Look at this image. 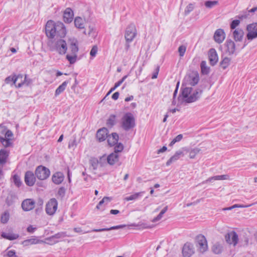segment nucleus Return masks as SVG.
Wrapping results in <instances>:
<instances>
[{
  "label": "nucleus",
  "mask_w": 257,
  "mask_h": 257,
  "mask_svg": "<svg viewBox=\"0 0 257 257\" xmlns=\"http://www.w3.org/2000/svg\"><path fill=\"white\" fill-rule=\"evenodd\" d=\"M23 76L22 74H19L17 76H9L5 79V82L7 84L12 82L17 87H21L25 82H24L26 79V75H25L24 81L23 80Z\"/></svg>",
  "instance_id": "obj_4"
},
{
  "label": "nucleus",
  "mask_w": 257,
  "mask_h": 257,
  "mask_svg": "<svg viewBox=\"0 0 257 257\" xmlns=\"http://www.w3.org/2000/svg\"><path fill=\"white\" fill-rule=\"evenodd\" d=\"M13 181L15 183V184L17 187H20L22 184V182L21 181V179L20 177L17 175H15L13 176Z\"/></svg>",
  "instance_id": "obj_47"
},
{
  "label": "nucleus",
  "mask_w": 257,
  "mask_h": 257,
  "mask_svg": "<svg viewBox=\"0 0 257 257\" xmlns=\"http://www.w3.org/2000/svg\"><path fill=\"white\" fill-rule=\"evenodd\" d=\"M71 173L69 168H67V177L69 183L71 182Z\"/></svg>",
  "instance_id": "obj_64"
},
{
  "label": "nucleus",
  "mask_w": 257,
  "mask_h": 257,
  "mask_svg": "<svg viewBox=\"0 0 257 257\" xmlns=\"http://www.w3.org/2000/svg\"><path fill=\"white\" fill-rule=\"evenodd\" d=\"M162 217H163V215L159 213V215L157 217H155L153 219L152 222H155L158 221L160 220L162 218Z\"/></svg>",
  "instance_id": "obj_59"
},
{
  "label": "nucleus",
  "mask_w": 257,
  "mask_h": 257,
  "mask_svg": "<svg viewBox=\"0 0 257 257\" xmlns=\"http://www.w3.org/2000/svg\"><path fill=\"white\" fill-rule=\"evenodd\" d=\"M159 67H158L157 68H156V72H155V73H153L152 76V79H155L158 76V72H159Z\"/></svg>",
  "instance_id": "obj_60"
},
{
  "label": "nucleus",
  "mask_w": 257,
  "mask_h": 257,
  "mask_svg": "<svg viewBox=\"0 0 257 257\" xmlns=\"http://www.w3.org/2000/svg\"><path fill=\"white\" fill-rule=\"evenodd\" d=\"M240 21L238 20H235L232 21L230 24V28L232 30H234L235 28L238 26L240 24Z\"/></svg>",
  "instance_id": "obj_53"
},
{
  "label": "nucleus",
  "mask_w": 257,
  "mask_h": 257,
  "mask_svg": "<svg viewBox=\"0 0 257 257\" xmlns=\"http://www.w3.org/2000/svg\"><path fill=\"white\" fill-rule=\"evenodd\" d=\"M1 236L3 238L9 239L10 240H15L19 237L18 234L6 232H3Z\"/></svg>",
  "instance_id": "obj_33"
},
{
  "label": "nucleus",
  "mask_w": 257,
  "mask_h": 257,
  "mask_svg": "<svg viewBox=\"0 0 257 257\" xmlns=\"http://www.w3.org/2000/svg\"><path fill=\"white\" fill-rule=\"evenodd\" d=\"M89 31L88 32V35L89 37L95 38L97 36V33L95 28L93 26L88 27Z\"/></svg>",
  "instance_id": "obj_45"
},
{
  "label": "nucleus",
  "mask_w": 257,
  "mask_h": 257,
  "mask_svg": "<svg viewBox=\"0 0 257 257\" xmlns=\"http://www.w3.org/2000/svg\"><path fill=\"white\" fill-rule=\"evenodd\" d=\"M208 57L210 64L214 66L218 62V58L216 50L212 48L210 49L208 52Z\"/></svg>",
  "instance_id": "obj_24"
},
{
  "label": "nucleus",
  "mask_w": 257,
  "mask_h": 257,
  "mask_svg": "<svg viewBox=\"0 0 257 257\" xmlns=\"http://www.w3.org/2000/svg\"><path fill=\"white\" fill-rule=\"evenodd\" d=\"M69 49L70 50L71 53L70 54L77 55V53L78 51V47L76 44V42H71L70 46Z\"/></svg>",
  "instance_id": "obj_39"
},
{
  "label": "nucleus",
  "mask_w": 257,
  "mask_h": 257,
  "mask_svg": "<svg viewBox=\"0 0 257 257\" xmlns=\"http://www.w3.org/2000/svg\"><path fill=\"white\" fill-rule=\"evenodd\" d=\"M65 192L66 190L65 188L63 187H61L59 189L57 195L62 199L64 197L65 195Z\"/></svg>",
  "instance_id": "obj_50"
},
{
  "label": "nucleus",
  "mask_w": 257,
  "mask_h": 257,
  "mask_svg": "<svg viewBox=\"0 0 257 257\" xmlns=\"http://www.w3.org/2000/svg\"><path fill=\"white\" fill-rule=\"evenodd\" d=\"M167 148L166 146H163L161 149L158 150V154H160L164 152L167 150Z\"/></svg>",
  "instance_id": "obj_63"
},
{
  "label": "nucleus",
  "mask_w": 257,
  "mask_h": 257,
  "mask_svg": "<svg viewBox=\"0 0 257 257\" xmlns=\"http://www.w3.org/2000/svg\"><path fill=\"white\" fill-rule=\"evenodd\" d=\"M201 150L199 148H195L193 149H191L189 151V157L190 159H194L196 155L198 154L200 152Z\"/></svg>",
  "instance_id": "obj_44"
},
{
  "label": "nucleus",
  "mask_w": 257,
  "mask_h": 257,
  "mask_svg": "<svg viewBox=\"0 0 257 257\" xmlns=\"http://www.w3.org/2000/svg\"><path fill=\"white\" fill-rule=\"evenodd\" d=\"M225 238L226 241L229 244L235 245L238 242V235L234 231L227 233L225 236Z\"/></svg>",
  "instance_id": "obj_17"
},
{
  "label": "nucleus",
  "mask_w": 257,
  "mask_h": 257,
  "mask_svg": "<svg viewBox=\"0 0 257 257\" xmlns=\"http://www.w3.org/2000/svg\"><path fill=\"white\" fill-rule=\"evenodd\" d=\"M194 9V6L192 4H189L186 8L185 10V14L188 15L191 12H192Z\"/></svg>",
  "instance_id": "obj_52"
},
{
  "label": "nucleus",
  "mask_w": 257,
  "mask_h": 257,
  "mask_svg": "<svg viewBox=\"0 0 257 257\" xmlns=\"http://www.w3.org/2000/svg\"><path fill=\"white\" fill-rule=\"evenodd\" d=\"M195 241L196 246L200 252L204 253L207 250V242L204 235L201 234L197 235L195 237Z\"/></svg>",
  "instance_id": "obj_3"
},
{
  "label": "nucleus",
  "mask_w": 257,
  "mask_h": 257,
  "mask_svg": "<svg viewBox=\"0 0 257 257\" xmlns=\"http://www.w3.org/2000/svg\"><path fill=\"white\" fill-rule=\"evenodd\" d=\"M56 36L64 38L66 34V29L64 24L61 22L55 23Z\"/></svg>",
  "instance_id": "obj_11"
},
{
  "label": "nucleus",
  "mask_w": 257,
  "mask_h": 257,
  "mask_svg": "<svg viewBox=\"0 0 257 257\" xmlns=\"http://www.w3.org/2000/svg\"><path fill=\"white\" fill-rule=\"evenodd\" d=\"M66 57L68 61L69 62L70 64H73L76 61L77 55L68 54Z\"/></svg>",
  "instance_id": "obj_43"
},
{
  "label": "nucleus",
  "mask_w": 257,
  "mask_h": 257,
  "mask_svg": "<svg viewBox=\"0 0 257 257\" xmlns=\"http://www.w3.org/2000/svg\"><path fill=\"white\" fill-rule=\"evenodd\" d=\"M36 228L33 227L32 225H29L27 230V231L30 233H33L36 230Z\"/></svg>",
  "instance_id": "obj_58"
},
{
  "label": "nucleus",
  "mask_w": 257,
  "mask_h": 257,
  "mask_svg": "<svg viewBox=\"0 0 257 257\" xmlns=\"http://www.w3.org/2000/svg\"><path fill=\"white\" fill-rule=\"evenodd\" d=\"M64 176L60 172H57L54 174L52 177V180L55 184H60L63 181Z\"/></svg>",
  "instance_id": "obj_26"
},
{
  "label": "nucleus",
  "mask_w": 257,
  "mask_h": 257,
  "mask_svg": "<svg viewBox=\"0 0 257 257\" xmlns=\"http://www.w3.org/2000/svg\"><path fill=\"white\" fill-rule=\"evenodd\" d=\"M184 156L183 151L182 150H179L177 151L175 154L172 156L166 162V165L167 166H170L172 163L177 161L181 157Z\"/></svg>",
  "instance_id": "obj_25"
},
{
  "label": "nucleus",
  "mask_w": 257,
  "mask_h": 257,
  "mask_svg": "<svg viewBox=\"0 0 257 257\" xmlns=\"http://www.w3.org/2000/svg\"><path fill=\"white\" fill-rule=\"evenodd\" d=\"M35 201L32 199H26L23 201L21 206L25 211H29L33 210L35 206Z\"/></svg>",
  "instance_id": "obj_14"
},
{
  "label": "nucleus",
  "mask_w": 257,
  "mask_h": 257,
  "mask_svg": "<svg viewBox=\"0 0 257 257\" xmlns=\"http://www.w3.org/2000/svg\"><path fill=\"white\" fill-rule=\"evenodd\" d=\"M224 45L226 54L228 55H237L236 52V46L233 41L231 39H228L225 42Z\"/></svg>",
  "instance_id": "obj_10"
},
{
  "label": "nucleus",
  "mask_w": 257,
  "mask_h": 257,
  "mask_svg": "<svg viewBox=\"0 0 257 257\" xmlns=\"http://www.w3.org/2000/svg\"><path fill=\"white\" fill-rule=\"evenodd\" d=\"M231 59L227 57H224L220 62V65L223 69H226L229 65Z\"/></svg>",
  "instance_id": "obj_41"
},
{
  "label": "nucleus",
  "mask_w": 257,
  "mask_h": 257,
  "mask_svg": "<svg viewBox=\"0 0 257 257\" xmlns=\"http://www.w3.org/2000/svg\"><path fill=\"white\" fill-rule=\"evenodd\" d=\"M97 51H98V48H97V46L96 45L93 46L90 51V55L92 57H95L97 54Z\"/></svg>",
  "instance_id": "obj_54"
},
{
  "label": "nucleus",
  "mask_w": 257,
  "mask_h": 257,
  "mask_svg": "<svg viewBox=\"0 0 257 257\" xmlns=\"http://www.w3.org/2000/svg\"><path fill=\"white\" fill-rule=\"evenodd\" d=\"M201 72L203 74L207 75L210 72V68L206 65L205 61H202L200 64Z\"/></svg>",
  "instance_id": "obj_38"
},
{
  "label": "nucleus",
  "mask_w": 257,
  "mask_h": 257,
  "mask_svg": "<svg viewBox=\"0 0 257 257\" xmlns=\"http://www.w3.org/2000/svg\"><path fill=\"white\" fill-rule=\"evenodd\" d=\"M116 123V116L111 114L109 116L106 121V125L108 127H112Z\"/></svg>",
  "instance_id": "obj_36"
},
{
  "label": "nucleus",
  "mask_w": 257,
  "mask_h": 257,
  "mask_svg": "<svg viewBox=\"0 0 257 257\" xmlns=\"http://www.w3.org/2000/svg\"><path fill=\"white\" fill-rule=\"evenodd\" d=\"M74 17L73 12L70 8H67L64 12L63 20L66 23H71Z\"/></svg>",
  "instance_id": "obj_22"
},
{
  "label": "nucleus",
  "mask_w": 257,
  "mask_h": 257,
  "mask_svg": "<svg viewBox=\"0 0 257 257\" xmlns=\"http://www.w3.org/2000/svg\"><path fill=\"white\" fill-rule=\"evenodd\" d=\"M84 22L85 20L79 17H77L74 19V24L76 28L78 29L84 28Z\"/></svg>",
  "instance_id": "obj_32"
},
{
  "label": "nucleus",
  "mask_w": 257,
  "mask_h": 257,
  "mask_svg": "<svg viewBox=\"0 0 257 257\" xmlns=\"http://www.w3.org/2000/svg\"><path fill=\"white\" fill-rule=\"evenodd\" d=\"M229 179V176L228 175H217L213 176L209 178L205 181L202 182L203 184L207 183L208 182H212V181L216 180H228Z\"/></svg>",
  "instance_id": "obj_28"
},
{
  "label": "nucleus",
  "mask_w": 257,
  "mask_h": 257,
  "mask_svg": "<svg viewBox=\"0 0 257 257\" xmlns=\"http://www.w3.org/2000/svg\"><path fill=\"white\" fill-rule=\"evenodd\" d=\"M122 128L128 132L132 130L136 126V119L134 115L131 112L125 113L121 119Z\"/></svg>",
  "instance_id": "obj_2"
},
{
  "label": "nucleus",
  "mask_w": 257,
  "mask_h": 257,
  "mask_svg": "<svg viewBox=\"0 0 257 257\" xmlns=\"http://www.w3.org/2000/svg\"><path fill=\"white\" fill-rule=\"evenodd\" d=\"M225 38V35L222 29H217L214 33V39L218 44L221 43Z\"/></svg>",
  "instance_id": "obj_21"
},
{
  "label": "nucleus",
  "mask_w": 257,
  "mask_h": 257,
  "mask_svg": "<svg viewBox=\"0 0 257 257\" xmlns=\"http://www.w3.org/2000/svg\"><path fill=\"white\" fill-rule=\"evenodd\" d=\"M35 174L38 179L44 180L49 177L50 171L47 168L43 166H39L37 167Z\"/></svg>",
  "instance_id": "obj_6"
},
{
  "label": "nucleus",
  "mask_w": 257,
  "mask_h": 257,
  "mask_svg": "<svg viewBox=\"0 0 257 257\" xmlns=\"http://www.w3.org/2000/svg\"><path fill=\"white\" fill-rule=\"evenodd\" d=\"M217 4V1H206L205 3V6L207 8H211Z\"/></svg>",
  "instance_id": "obj_49"
},
{
  "label": "nucleus",
  "mask_w": 257,
  "mask_h": 257,
  "mask_svg": "<svg viewBox=\"0 0 257 257\" xmlns=\"http://www.w3.org/2000/svg\"><path fill=\"white\" fill-rule=\"evenodd\" d=\"M13 136V134L10 130H7L5 133V137H0V142L5 147H8L11 146V138Z\"/></svg>",
  "instance_id": "obj_15"
},
{
  "label": "nucleus",
  "mask_w": 257,
  "mask_h": 257,
  "mask_svg": "<svg viewBox=\"0 0 257 257\" xmlns=\"http://www.w3.org/2000/svg\"><path fill=\"white\" fill-rule=\"evenodd\" d=\"M201 92V90H193L191 87H186L182 89L178 99L181 103H192L198 100Z\"/></svg>",
  "instance_id": "obj_1"
},
{
  "label": "nucleus",
  "mask_w": 257,
  "mask_h": 257,
  "mask_svg": "<svg viewBox=\"0 0 257 257\" xmlns=\"http://www.w3.org/2000/svg\"><path fill=\"white\" fill-rule=\"evenodd\" d=\"M125 226V225H119L112 226V227H110L109 228H100V229H93L91 231H93V232H102V231H109V230H113V229H120V228H123Z\"/></svg>",
  "instance_id": "obj_30"
},
{
  "label": "nucleus",
  "mask_w": 257,
  "mask_h": 257,
  "mask_svg": "<svg viewBox=\"0 0 257 257\" xmlns=\"http://www.w3.org/2000/svg\"><path fill=\"white\" fill-rule=\"evenodd\" d=\"M248 33L246 38L248 40L251 41L257 38V23H253L248 25L246 27Z\"/></svg>",
  "instance_id": "obj_8"
},
{
  "label": "nucleus",
  "mask_w": 257,
  "mask_h": 257,
  "mask_svg": "<svg viewBox=\"0 0 257 257\" xmlns=\"http://www.w3.org/2000/svg\"><path fill=\"white\" fill-rule=\"evenodd\" d=\"M56 50L61 55L66 53L67 50L66 42L62 39L58 40L55 44Z\"/></svg>",
  "instance_id": "obj_16"
},
{
  "label": "nucleus",
  "mask_w": 257,
  "mask_h": 257,
  "mask_svg": "<svg viewBox=\"0 0 257 257\" xmlns=\"http://www.w3.org/2000/svg\"><path fill=\"white\" fill-rule=\"evenodd\" d=\"M194 253V247L192 243L186 242L182 248V253L184 257H190Z\"/></svg>",
  "instance_id": "obj_13"
},
{
  "label": "nucleus",
  "mask_w": 257,
  "mask_h": 257,
  "mask_svg": "<svg viewBox=\"0 0 257 257\" xmlns=\"http://www.w3.org/2000/svg\"><path fill=\"white\" fill-rule=\"evenodd\" d=\"M111 200V198L109 197H104L103 199L100 201V202L98 203V204L97 205L96 208L97 209H100V206L104 204L105 202L107 203Z\"/></svg>",
  "instance_id": "obj_46"
},
{
  "label": "nucleus",
  "mask_w": 257,
  "mask_h": 257,
  "mask_svg": "<svg viewBox=\"0 0 257 257\" xmlns=\"http://www.w3.org/2000/svg\"><path fill=\"white\" fill-rule=\"evenodd\" d=\"M105 158L104 157L100 158L99 160H98L96 158H91L89 160V163L91 167L93 170H96L98 165H100L101 167H103L106 162H105Z\"/></svg>",
  "instance_id": "obj_18"
},
{
  "label": "nucleus",
  "mask_w": 257,
  "mask_h": 257,
  "mask_svg": "<svg viewBox=\"0 0 257 257\" xmlns=\"http://www.w3.org/2000/svg\"><path fill=\"white\" fill-rule=\"evenodd\" d=\"M119 93L118 92H115L112 95V98L114 100H116L119 97Z\"/></svg>",
  "instance_id": "obj_62"
},
{
  "label": "nucleus",
  "mask_w": 257,
  "mask_h": 257,
  "mask_svg": "<svg viewBox=\"0 0 257 257\" xmlns=\"http://www.w3.org/2000/svg\"><path fill=\"white\" fill-rule=\"evenodd\" d=\"M253 204L252 203V204H249V205H239V204H234V205H236V208H245V207H250V206H251L252 205H253Z\"/></svg>",
  "instance_id": "obj_61"
},
{
  "label": "nucleus",
  "mask_w": 257,
  "mask_h": 257,
  "mask_svg": "<svg viewBox=\"0 0 257 257\" xmlns=\"http://www.w3.org/2000/svg\"><path fill=\"white\" fill-rule=\"evenodd\" d=\"M119 156L116 153H111L107 157V162L110 165H113L118 162Z\"/></svg>",
  "instance_id": "obj_29"
},
{
  "label": "nucleus",
  "mask_w": 257,
  "mask_h": 257,
  "mask_svg": "<svg viewBox=\"0 0 257 257\" xmlns=\"http://www.w3.org/2000/svg\"><path fill=\"white\" fill-rule=\"evenodd\" d=\"M123 149V145L121 143L116 144L114 147V151L113 153L117 154V153L121 152Z\"/></svg>",
  "instance_id": "obj_48"
},
{
  "label": "nucleus",
  "mask_w": 257,
  "mask_h": 257,
  "mask_svg": "<svg viewBox=\"0 0 257 257\" xmlns=\"http://www.w3.org/2000/svg\"><path fill=\"white\" fill-rule=\"evenodd\" d=\"M243 36L244 32L241 29L237 28L232 32V37L236 42L242 41Z\"/></svg>",
  "instance_id": "obj_23"
},
{
  "label": "nucleus",
  "mask_w": 257,
  "mask_h": 257,
  "mask_svg": "<svg viewBox=\"0 0 257 257\" xmlns=\"http://www.w3.org/2000/svg\"><path fill=\"white\" fill-rule=\"evenodd\" d=\"M185 80L187 84L191 86H194L197 84L199 81V74L197 72H192L186 76Z\"/></svg>",
  "instance_id": "obj_12"
},
{
  "label": "nucleus",
  "mask_w": 257,
  "mask_h": 257,
  "mask_svg": "<svg viewBox=\"0 0 257 257\" xmlns=\"http://www.w3.org/2000/svg\"><path fill=\"white\" fill-rule=\"evenodd\" d=\"M222 246L218 242L214 243L212 246V251L215 254H220L222 251Z\"/></svg>",
  "instance_id": "obj_34"
},
{
  "label": "nucleus",
  "mask_w": 257,
  "mask_h": 257,
  "mask_svg": "<svg viewBox=\"0 0 257 257\" xmlns=\"http://www.w3.org/2000/svg\"><path fill=\"white\" fill-rule=\"evenodd\" d=\"M36 181V177L34 173L31 171H27L25 175V182L29 186H32Z\"/></svg>",
  "instance_id": "obj_20"
},
{
  "label": "nucleus",
  "mask_w": 257,
  "mask_h": 257,
  "mask_svg": "<svg viewBox=\"0 0 257 257\" xmlns=\"http://www.w3.org/2000/svg\"><path fill=\"white\" fill-rule=\"evenodd\" d=\"M137 30L136 26L133 24H131L126 28L124 38L126 43L132 42L137 36Z\"/></svg>",
  "instance_id": "obj_5"
},
{
  "label": "nucleus",
  "mask_w": 257,
  "mask_h": 257,
  "mask_svg": "<svg viewBox=\"0 0 257 257\" xmlns=\"http://www.w3.org/2000/svg\"><path fill=\"white\" fill-rule=\"evenodd\" d=\"M7 256L8 257H18L16 254V251L14 250H11L8 251Z\"/></svg>",
  "instance_id": "obj_56"
},
{
  "label": "nucleus",
  "mask_w": 257,
  "mask_h": 257,
  "mask_svg": "<svg viewBox=\"0 0 257 257\" xmlns=\"http://www.w3.org/2000/svg\"><path fill=\"white\" fill-rule=\"evenodd\" d=\"M45 33L46 36L51 39H53L56 36V31L55 22L52 20H49L45 26Z\"/></svg>",
  "instance_id": "obj_9"
},
{
  "label": "nucleus",
  "mask_w": 257,
  "mask_h": 257,
  "mask_svg": "<svg viewBox=\"0 0 257 257\" xmlns=\"http://www.w3.org/2000/svg\"><path fill=\"white\" fill-rule=\"evenodd\" d=\"M183 138V136L181 134H180L176 136L173 140H174V142H178L180 141Z\"/></svg>",
  "instance_id": "obj_57"
},
{
  "label": "nucleus",
  "mask_w": 257,
  "mask_h": 257,
  "mask_svg": "<svg viewBox=\"0 0 257 257\" xmlns=\"http://www.w3.org/2000/svg\"><path fill=\"white\" fill-rule=\"evenodd\" d=\"M67 83V81L63 82L56 90L55 95H58L62 93L65 89Z\"/></svg>",
  "instance_id": "obj_42"
},
{
  "label": "nucleus",
  "mask_w": 257,
  "mask_h": 257,
  "mask_svg": "<svg viewBox=\"0 0 257 257\" xmlns=\"http://www.w3.org/2000/svg\"><path fill=\"white\" fill-rule=\"evenodd\" d=\"M108 131L106 127H102L99 129L96 133V138L99 142H103L108 137Z\"/></svg>",
  "instance_id": "obj_19"
},
{
  "label": "nucleus",
  "mask_w": 257,
  "mask_h": 257,
  "mask_svg": "<svg viewBox=\"0 0 257 257\" xmlns=\"http://www.w3.org/2000/svg\"><path fill=\"white\" fill-rule=\"evenodd\" d=\"M186 50V47L184 45H181L179 46L178 48V52L179 53V55L181 57H182L184 55V54Z\"/></svg>",
  "instance_id": "obj_51"
},
{
  "label": "nucleus",
  "mask_w": 257,
  "mask_h": 257,
  "mask_svg": "<svg viewBox=\"0 0 257 257\" xmlns=\"http://www.w3.org/2000/svg\"><path fill=\"white\" fill-rule=\"evenodd\" d=\"M10 218V213L8 211H5L1 215V221L3 224L7 223Z\"/></svg>",
  "instance_id": "obj_40"
},
{
  "label": "nucleus",
  "mask_w": 257,
  "mask_h": 257,
  "mask_svg": "<svg viewBox=\"0 0 257 257\" xmlns=\"http://www.w3.org/2000/svg\"><path fill=\"white\" fill-rule=\"evenodd\" d=\"M58 207V202L55 198H51L46 204V212L49 215H53Z\"/></svg>",
  "instance_id": "obj_7"
},
{
  "label": "nucleus",
  "mask_w": 257,
  "mask_h": 257,
  "mask_svg": "<svg viewBox=\"0 0 257 257\" xmlns=\"http://www.w3.org/2000/svg\"><path fill=\"white\" fill-rule=\"evenodd\" d=\"M9 152L4 149L0 150V164H4L6 163L9 156Z\"/></svg>",
  "instance_id": "obj_31"
},
{
  "label": "nucleus",
  "mask_w": 257,
  "mask_h": 257,
  "mask_svg": "<svg viewBox=\"0 0 257 257\" xmlns=\"http://www.w3.org/2000/svg\"><path fill=\"white\" fill-rule=\"evenodd\" d=\"M67 235L65 232H60L48 237L47 240L49 241H53L54 239H60L65 237Z\"/></svg>",
  "instance_id": "obj_35"
},
{
  "label": "nucleus",
  "mask_w": 257,
  "mask_h": 257,
  "mask_svg": "<svg viewBox=\"0 0 257 257\" xmlns=\"http://www.w3.org/2000/svg\"><path fill=\"white\" fill-rule=\"evenodd\" d=\"M144 193V191L136 193L134 194H132L129 196L125 197L124 199L126 201L135 200L139 198L140 197L142 196Z\"/></svg>",
  "instance_id": "obj_37"
},
{
  "label": "nucleus",
  "mask_w": 257,
  "mask_h": 257,
  "mask_svg": "<svg viewBox=\"0 0 257 257\" xmlns=\"http://www.w3.org/2000/svg\"><path fill=\"white\" fill-rule=\"evenodd\" d=\"M127 75L124 76L120 80H119L118 82L115 83L114 87H115L116 88L119 86L125 80V79L127 78Z\"/></svg>",
  "instance_id": "obj_55"
},
{
  "label": "nucleus",
  "mask_w": 257,
  "mask_h": 257,
  "mask_svg": "<svg viewBox=\"0 0 257 257\" xmlns=\"http://www.w3.org/2000/svg\"><path fill=\"white\" fill-rule=\"evenodd\" d=\"M118 135L116 133H113L108 135L107 137V142L110 146H113L117 143L118 140Z\"/></svg>",
  "instance_id": "obj_27"
}]
</instances>
